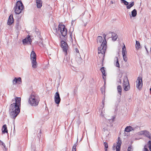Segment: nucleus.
<instances>
[{"label":"nucleus","mask_w":151,"mask_h":151,"mask_svg":"<svg viewBox=\"0 0 151 151\" xmlns=\"http://www.w3.org/2000/svg\"><path fill=\"white\" fill-rule=\"evenodd\" d=\"M145 47L147 52V54L148 55L149 54V51L147 50V48L146 46H145Z\"/></svg>","instance_id":"obj_43"},{"label":"nucleus","mask_w":151,"mask_h":151,"mask_svg":"<svg viewBox=\"0 0 151 151\" xmlns=\"http://www.w3.org/2000/svg\"><path fill=\"white\" fill-rule=\"evenodd\" d=\"M114 65L118 68L120 67V64L118 60V58L116 57H115L114 58Z\"/></svg>","instance_id":"obj_14"},{"label":"nucleus","mask_w":151,"mask_h":151,"mask_svg":"<svg viewBox=\"0 0 151 151\" xmlns=\"http://www.w3.org/2000/svg\"><path fill=\"white\" fill-rule=\"evenodd\" d=\"M145 135L146 137L149 138L150 139H151V135L149 132L146 131Z\"/></svg>","instance_id":"obj_26"},{"label":"nucleus","mask_w":151,"mask_h":151,"mask_svg":"<svg viewBox=\"0 0 151 151\" xmlns=\"http://www.w3.org/2000/svg\"><path fill=\"white\" fill-rule=\"evenodd\" d=\"M122 3H123L125 5L127 6L128 5V2L125 0H121Z\"/></svg>","instance_id":"obj_33"},{"label":"nucleus","mask_w":151,"mask_h":151,"mask_svg":"<svg viewBox=\"0 0 151 151\" xmlns=\"http://www.w3.org/2000/svg\"><path fill=\"white\" fill-rule=\"evenodd\" d=\"M0 144H1V145L4 146V148H5V150L4 151H6V148L5 144H4V142H3L2 141H1L0 140Z\"/></svg>","instance_id":"obj_34"},{"label":"nucleus","mask_w":151,"mask_h":151,"mask_svg":"<svg viewBox=\"0 0 151 151\" xmlns=\"http://www.w3.org/2000/svg\"><path fill=\"white\" fill-rule=\"evenodd\" d=\"M32 67L34 68H37V63L36 62V60H32Z\"/></svg>","instance_id":"obj_18"},{"label":"nucleus","mask_w":151,"mask_h":151,"mask_svg":"<svg viewBox=\"0 0 151 151\" xmlns=\"http://www.w3.org/2000/svg\"><path fill=\"white\" fill-rule=\"evenodd\" d=\"M103 104L104 105V102H103Z\"/></svg>","instance_id":"obj_51"},{"label":"nucleus","mask_w":151,"mask_h":151,"mask_svg":"<svg viewBox=\"0 0 151 151\" xmlns=\"http://www.w3.org/2000/svg\"><path fill=\"white\" fill-rule=\"evenodd\" d=\"M58 31L60 32L63 37H65L67 34V30L64 25L59 24Z\"/></svg>","instance_id":"obj_5"},{"label":"nucleus","mask_w":151,"mask_h":151,"mask_svg":"<svg viewBox=\"0 0 151 151\" xmlns=\"http://www.w3.org/2000/svg\"><path fill=\"white\" fill-rule=\"evenodd\" d=\"M127 53V52L126 51V48L124 44V46L122 48V54H126Z\"/></svg>","instance_id":"obj_24"},{"label":"nucleus","mask_w":151,"mask_h":151,"mask_svg":"<svg viewBox=\"0 0 151 151\" xmlns=\"http://www.w3.org/2000/svg\"><path fill=\"white\" fill-rule=\"evenodd\" d=\"M130 17H131V15L130 14Z\"/></svg>","instance_id":"obj_54"},{"label":"nucleus","mask_w":151,"mask_h":151,"mask_svg":"<svg viewBox=\"0 0 151 151\" xmlns=\"http://www.w3.org/2000/svg\"><path fill=\"white\" fill-rule=\"evenodd\" d=\"M61 46L65 52V55L67 54V50L68 48V46L67 43L64 41L62 40L61 42Z\"/></svg>","instance_id":"obj_9"},{"label":"nucleus","mask_w":151,"mask_h":151,"mask_svg":"<svg viewBox=\"0 0 151 151\" xmlns=\"http://www.w3.org/2000/svg\"><path fill=\"white\" fill-rule=\"evenodd\" d=\"M39 44L41 47L43 46L42 43V42H40L39 43Z\"/></svg>","instance_id":"obj_45"},{"label":"nucleus","mask_w":151,"mask_h":151,"mask_svg":"<svg viewBox=\"0 0 151 151\" xmlns=\"http://www.w3.org/2000/svg\"><path fill=\"white\" fill-rule=\"evenodd\" d=\"M76 144L74 145L72 148V151H76Z\"/></svg>","instance_id":"obj_38"},{"label":"nucleus","mask_w":151,"mask_h":151,"mask_svg":"<svg viewBox=\"0 0 151 151\" xmlns=\"http://www.w3.org/2000/svg\"><path fill=\"white\" fill-rule=\"evenodd\" d=\"M136 87L139 90H140L143 86L142 78L141 77H138L136 81Z\"/></svg>","instance_id":"obj_8"},{"label":"nucleus","mask_w":151,"mask_h":151,"mask_svg":"<svg viewBox=\"0 0 151 151\" xmlns=\"http://www.w3.org/2000/svg\"><path fill=\"white\" fill-rule=\"evenodd\" d=\"M103 40V38L102 37L99 36L97 37V42H99L101 43Z\"/></svg>","instance_id":"obj_27"},{"label":"nucleus","mask_w":151,"mask_h":151,"mask_svg":"<svg viewBox=\"0 0 151 151\" xmlns=\"http://www.w3.org/2000/svg\"><path fill=\"white\" fill-rule=\"evenodd\" d=\"M122 88V87L120 85H119L117 87V90L119 93L120 95H121Z\"/></svg>","instance_id":"obj_25"},{"label":"nucleus","mask_w":151,"mask_h":151,"mask_svg":"<svg viewBox=\"0 0 151 151\" xmlns=\"http://www.w3.org/2000/svg\"><path fill=\"white\" fill-rule=\"evenodd\" d=\"M106 35L105 34H103L104 39L101 46L98 48V56L100 58H103L104 57V54L107 48V42L106 39Z\"/></svg>","instance_id":"obj_2"},{"label":"nucleus","mask_w":151,"mask_h":151,"mask_svg":"<svg viewBox=\"0 0 151 151\" xmlns=\"http://www.w3.org/2000/svg\"><path fill=\"white\" fill-rule=\"evenodd\" d=\"M14 22V19L13 15H11L9 17L7 22V24L9 25H10Z\"/></svg>","instance_id":"obj_12"},{"label":"nucleus","mask_w":151,"mask_h":151,"mask_svg":"<svg viewBox=\"0 0 151 151\" xmlns=\"http://www.w3.org/2000/svg\"><path fill=\"white\" fill-rule=\"evenodd\" d=\"M108 126L106 125V126L104 127L103 129V130L105 131V130H107V129Z\"/></svg>","instance_id":"obj_44"},{"label":"nucleus","mask_w":151,"mask_h":151,"mask_svg":"<svg viewBox=\"0 0 151 151\" xmlns=\"http://www.w3.org/2000/svg\"><path fill=\"white\" fill-rule=\"evenodd\" d=\"M123 88L126 91H128L130 89V86L128 78L127 77H125L124 78Z\"/></svg>","instance_id":"obj_6"},{"label":"nucleus","mask_w":151,"mask_h":151,"mask_svg":"<svg viewBox=\"0 0 151 151\" xmlns=\"http://www.w3.org/2000/svg\"><path fill=\"white\" fill-rule=\"evenodd\" d=\"M135 47L137 50L139 49L141 47V45L139 42L137 40H136Z\"/></svg>","instance_id":"obj_22"},{"label":"nucleus","mask_w":151,"mask_h":151,"mask_svg":"<svg viewBox=\"0 0 151 151\" xmlns=\"http://www.w3.org/2000/svg\"><path fill=\"white\" fill-rule=\"evenodd\" d=\"M134 5V2H132L129 5H127V8L128 9H130L131 7H132Z\"/></svg>","instance_id":"obj_29"},{"label":"nucleus","mask_w":151,"mask_h":151,"mask_svg":"<svg viewBox=\"0 0 151 151\" xmlns=\"http://www.w3.org/2000/svg\"><path fill=\"white\" fill-rule=\"evenodd\" d=\"M2 132L4 133H7L8 130L6 124H4L2 128Z\"/></svg>","instance_id":"obj_19"},{"label":"nucleus","mask_w":151,"mask_h":151,"mask_svg":"<svg viewBox=\"0 0 151 151\" xmlns=\"http://www.w3.org/2000/svg\"><path fill=\"white\" fill-rule=\"evenodd\" d=\"M110 3L111 4H113L114 3L113 2V1H110Z\"/></svg>","instance_id":"obj_49"},{"label":"nucleus","mask_w":151,"mask_h":151,"mask_svg":"<svg viewBox=\"0 0 151 151\" xmlns=\"http://www.w3.org/2000/svg\"><path fill=\"white\" fill-rule=\"evenodd\" d=\"M70 36L71 38H72V33H71H71H70Z\"/></svg>","instance_id":"obj_48"},{"label":"nucleus","mask_w":151,"mask_h":151,"mask_svg":"<svg viewBox=\"0 0 151 151\" xmlns=\"http://www.w3.org/2000/svg\"><path fill=\"white\" fill-rule=\"evenodd\" d=\"M104 145L105 147V151H107V149L108 148V144L106 142H104Z\"/></svg>","instance_id":"obj_32"},{"label":"nucleus","mask_w":151,"mask_h":151,"mask_svg":"<svg viewBox=\"0 0 151 151\" xmlns=\"http://www.w3.org/2000/svg\"><path fill=\"white\" fill-rule=\"evenodd\" d=\"M19 81L21 82V78L20 77L18 78H15L12 81L13 84L14 85L16 84Z\"/></svg>","instance_id":"obj_16"},{"label":"nucleus","mask_w":151,"mask_h":151,"mask_svg":"<svg viewBox=\"0 0 151 151\" xmlns=\"http://www.w3.org/2000/svg\"><path fill=\"white\" fill-rule=\"evenodd\" d=\"M137 14V11L135 9H134L131 12V16L132 17H135L136 16Z\"/></svg>","instance_id":"obj_23"},{"label":"nucleus","mask_w":151,"mask_h":151,"mask_svg":"<svg viewBox=\"0 0 151 151\" xmlns=\"http://www.w3.org/2000/svg\"><path fill=\"white\" fill-rule=\"evenodd\" d=\"M117 36L116 33L112 32L111 37L113 41H115L117 39Z\"/></svg>","instance_id":"obj_20"},{"label":"nucleus","mask_w":151,"mask_h":151,"mask_svg":"<svg viewBox=\"0 0 151 151\" xmlns=\"http://www.w3.org/2000/svg\"><path fill=\"white\" fill-rule=\"evenodd\" d=\"M70 60V58H66V59L64 60V62L66 64H68V65H69V61Z\"/></svg>","instance_id":"obj_30"},{"label":"nucleus","mask_w":151,"mask_h":151,"mask_svg":"<svg viewBox=\"0 0 151 151\" xmlns=\"http://www.w3.org/2000/svg\"><path fill=\"white\" fill-rule=\"evenodd\" d=\"M42 1L41 0H36V4L37 7L40 8L42 6Z\"/></svg>","instance_id":"obj_15"},{"label":"nucleus","mask_w":151,"mask_h":151,"mask_svg":"<svg viewBox=\"0 0 151 151\" xmlns=\"http://www.w3.org/2000/svg\"><path fill=\"white\" fill-rule=\"evenodd\" d=\"M78 57H77L76 58V60L77 61L78 63H80L82 61V59L81 58V56H79V55H78Z\"/></svg>","instance_id":"obj_28"},{"label":"nucleus","mask_w":151,"mask_h":151,"mask_svg":"<svg viewBox=\"0 0 151 151\" xmlns=\"http://www.w3.org/2000/svg\"><path fill=\"white\" fill-rule=\"evenodd\" d=\"M128 151H132V148L131 146L128 147Z\"/></svg>","instance_id":"obj_42"},{"label":"nucleus","mask_w":151,"mask_h":151,"mask_svg":"<svg viewBox=\"0 0 151 151\" xmlns=\"http://www.w3.org/2000/svg\"><path fill=\"white\" fill-rule=\"evenodd\" d=\"M122 73H120L119 75V76H118V77L120 78H121L122 77Z\"/></svg>","instance_id":"obj_46"},{"label":"nucleus","mask_w":151,"mask_h":151,"mask_svg":"<svg viewBox=\"0 0 151 151\" xmlns=\"http://www.w3.org/2000/svg\"><path fill=\"white\" fill-rule=\"evenodd\" d=\"M145 132H146V131H142L140 132H139V135H143V134H145Z\"/></svg>","instance_id":"obj_37"},{"label":"nucleus","mask_w":151,"mask_h":151,"mask_svg":"<svg viewBox=\"0 0 151 151\" xmlns=\"http://www.w3.org/2000/svg\"><path fill=\"white\" fill-rule=\"evenodd\" d=\"M35 32L36 33L37 35H40V32L39 31L38 29H37L35 30Z\"/></svg>","instance_id":"obj_40"},{"label":"nucleus","mask_w":151,"mask_h":151,"mask_svg":"<svg viewBox=\"0 0 151 151\" xmlns=\"http://www.w3.org/2000/svg\"><path fill=\"white\" fill-rule=\"evenodd\" d=\"M75 51H76V52L77 53V55H79V56L80 57V55L79 54V50H78V49L77 48H76L75 49Z\"/></svg>","instance_id":"obj_41"},{"label":"nucleus","mask_w":151,"mask_h":151,"mask_svg":"<svg viewBox=\"0 0 151 151\" xmlns=\"http://www.w3.org/2000/svg\"><path fill=\"white\" fill-rule=\"evenodd\" d=\"M22 42L23 44L24 45H26L28 44L30 45L32 42L30 36L28 35L27 37L23 40Z\"/></svg>","instance_id":"obj_10"},{"label":"nucleus","mask_w":151,"mask_h":151,"mask_svg":"<svg viewBox=\"0 0 151 151\" xmlns=\"http://www.w3.org/2000/svg\"><path fill=\"white\" fill-rule=\"evenodd\" d=\"M143 151H149L147 149V147L146 145L145 146L143 150Z\"/></svg>","instance_id":"obj_39"},{"label":"nucleus","mask_w":151,"mask_h":151,"mask_svg":"<svg viewBox=\"0 0 151 151\" xmlns=\"http://www.w3.org/2000/svg\"><path fill=\"white\" fill-rule=\"evenodd\" d=\"M54 100L56 104H59L60 103L61 99L58 92H56L55 94Z\"/></svg>","instance_id":"obj_11"},{"label":"nucleus","mask_w":151,"mask_h":151,"mask_svg":"<svg viewBox=\"0 0 151 151\" xmlns=\"http://www.w3.org/2000/svg\"><path fill=\"white\" fill-rule=\"evenodd\" d=\"M150 91H151V88H150Z\"/></svg>","instance_id":"obj_53"},{"label":"nucleus","mask_w":151,"mask_h":151,"mask_svg":"<svg viewBox=\"0 0 151 151\" xmlns=\"http://www.w3.org/2000/svg\"><path fill=\"white\" fill-rule=\"evenodd\" d=\"M100 70L101 71L103 75V78L104 79L105 78L104 77V76H106V74L105 73V68L104 67H102L101 68Z\"/></svg>","instance_id":"obj_21"},{"label":"nucleus","mask_w":151,"mask_h":151,"mask_svg":"<svg viewBox=\"0 0 151 151\" xmlns=\"http://www.w3.org/2000/svg\"><path fill=\"white\" fill-rule=\"evenodd\" d=\"M148 145H149V147L150 151H151V141H149L148 142Z\"/></svg>","instance_id":"obj_35"},{"label":"nucleus","mask_w":151,"mask_h":151,"mask_svg":"<svg viewBox=\"0 0 151 151\" xmlns=\"http://www.w3.org/2000/svg\"><path fill=\"white\" fill-rule=\"evenodd\" d=\"M39 101L40 98L35 93H32L29 98V104L32 106H36L38 105Z\"/></svg>","instance_id":"obj_3"},{"label":"nucleus","mask_w":151,"mask_h":151,"mask_svg":"<svg viewBox=\"0 0 151 151\" xmlns=\"http://www.w3.org/2000/svg\"><path fill=\"white\" fill-rule=\"evenodd\" d=\"M12 104H11L9 108V113L11 117L15 119L20 112L19 107L21 104V98L16 97L12 100Z\"/></svg>","instance_id":"obj_1"},{"label":"nucleus","mask_w":151,"mask_h":151,"mask_svg":"<svg viewBox=\"0 0 151 151\" xmlns=\"http://www.w3.org/2000/svg\"><path fill=\"white\" fill-rule=\"evenodd\" d=\"M122 144V142L119 137L118 138L116 145L114 144L113 148L114 150L116 149V151H120V147Z\"/></svg>","instance_id":"obj_7"},{"label":"nucleus","mask_w":151,"mask_h":151,"mask_svg":"<svg viewBox=\"0 0 151 151\" xmlns=\"http://www.w3.org/2000/svg\"><path fill=\"white\" fill-rule=\"evenodd\" d=\"M126 54H123V57L124 60L125 62H126L127 61V57L126 55Z\"/></svg>","instance_id":"obj_31"},{"label":"nucleus","mask_w":151,"mask_h":151,"mask_svg":"<svg viewBox=\"0 0 151 151\" xmlns=\"http://www.w3.org/2000/svg\"><path fill=\"white\" fill-rule=\"evenodd\" d=\"M119 80L120 83H121V80L120 79H119Z\"/></svg>","instance_id":"obj_50"},{"label":"nucleus","mask_w":151,"mask_h":151,"mask_svg":"<svg viewBox=\"0 0 151 151\" xmlns=\"http://www.w3.org/2000/svg\"><path fill=\"white\" fill-rule=\"evenodd\" d=\"M24 6L20 1H17L14 8V10L15 14H19L22 12L23 10Z\"/></svg>","instance_id":"obj_4"},{"label":"nucleus","mask_w":151,"mask_h":151,"mask_svg":"<svg viewBox=\"0 0 151 151\" xmlns=\"http://www.w3.org/2000/svg\"><path fill=\"white\" fill-rule=\"evenodd\" d=\"M100 116L102 117H104V114L102 112L100 114Z\"/></svg>","instance_id":"obj_47"},{"label":"nucleus","mask_w":151,"mask_h":151,"mask_svg":"<svg viewBox=\"0 0 151 151\" xmlns=\"http://www.w3.org/2000/svg\"><path fill=\"white\" fill-rule=\"evenodd\" d=\"M31 59L32 60H36V55L35 52L32 51L30 55Z\"/></svg>","instance_id":"obj_13"},{"label":"nucleus","mask_w":151,"mask_h":151,"mask_svg":"<svg viewBox=\"0 0 151 151\" xmlns=\"http://www.w3.org/2000/svg\"><path fill=\"white\" fill-rule=\"evenodd\" d=\"M150 51H151V47L150 48Z\"/></svg>","instance_id":"obj_52"},{"label":"nucleus","mask_w":151,"mask_h":151,"mask_svg":"<svg viewBox=\"0 0 151 151\" xmlns=\"http://www.w3.org/2000/svg\"><path fill=\"white\" fill-rule=\"evenodd\" d=\"M112 33V32H109L108 34H107V37H108V38H110L111 37Z\"/></svg>","instance_id":"obj_36"},{"label":"nucleus","mask_w":151,"mask_h":151,"mask_svg":"<svg viewBox=\"0 0 151 151\" xmlns=\"http://www.w3.org/2000/svg\"><path fill=\"white\" fill-rule=\"evenodd\" d=\"M134 130V128L130 126L127 127L125 129V131L127 132H129L132 131Z\"/></svg>","instance_id":"obj_17"}]
</instances>
